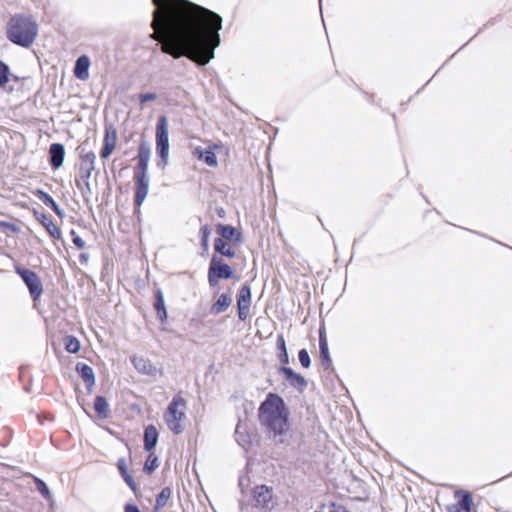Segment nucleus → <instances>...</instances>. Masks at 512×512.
Masks as SVG:
<instances>
[{
  "mask_svg": "<svg viewBox=\"0 0 512 512\" xmlns=\"http://www.w3.org/2000/svg\"><path fill=\"white\" fill-rule=\"evenodd\" d=\"M153 39L174 59L186 57L198 66L207 65L221 44L223 18L190 0H151Z\"/></svg>",
  "mask_w": 512,
  "mask_h": 512,
  "instance_id": "f257e3e1",
  "label": "nucleus"
},
{
  "mask_svg": "<svg viewBox=\"0 0 512 512\" xmlns=\"http://www.w3.org/2000/svg\"><path fill=\"white\" fill-rule=\"evenodd\" d=\"M171 494L172 490L170 487L162 488L156 497L155 509L159 510L164 508L167 505V502L170 499Z\"/></svg>",
  "mask_w": 512,
  "mask_h": 512,
  "instance_id": "2f4dec72",
  "label": "nucleus"
},
{
  "mask_svg": "<svg viewBox=\"0 0 512 512\" xmlns=\"http://www.w3.org/2000/svg\"><path fill=\"white\" fill-rule=\"evenodd\" d=\"M15 272L20 276L28 288L32 300H39L43 293V285L38 274L35 271L20 265H15Z\"/></svg>",
  "mask_w": 512,
  "mask_h": 512,
  "instance_id": "6e6552de",
  "label": "nucleus"
},
{
  "mask_svg": "<svg viewBox=\"0 0 512 512\" xmlns=\"http://www.w3.org/2000/svg\"><path fill=\"white\" fill-rule=\"evenodd\" d=\"M252 494L256 507L262 509H270L273 507V490L271 487L265 484L257 485L253 488Z\"/></svg>",
  "mask_w": 512,
  "mask_h": 512,
  "instance_id": "1a4fd4ad",
  "label": "nucleus"
},
{
  "mask_svg": "<svg viewBox=\"0 0 512 512\" xmlns=\"http://www.w3.org/2000/svg\"><path fill=\"white\" fill-rule=\"evenodd\" d=\"M258 419L269 439L285 444L290 430V410L277 393L269 392L258 408Z\"/></svg>",
  "mask_w": 512,
  "mask_h": 512,
  "instance_id": "f03ea898",
  "label": "nucleus"
},
{
  "mask_svg": "<svg viewBox=\"0 0 512 512\" xmlns=\"http://www.w3.org/2000/svg\"><path fill=\"white\" fill-rule=\"evenodd\" d=\"M216 231L220 235L219 238L229 241L232 244H240L243 241L242 232L230 224L218 223L216 225Z\"/></svg>",
  "mask_w": 512,
  "mask_h": 512,
  "instance_id": "ddd939ff",
  "label": "nucleus"
},
{
  "mask_svg": "<svg viewBox=\"0 0 512 512\" xmlns=\"http://www.w3.org/2000/svg\"><path fill=\"white\" fill-rule=\"evenodd\" d=\"M457 502L448 507L449 512H471L473 506L472 493L467 490H457L454 493Z\"/></svg>",
  "mask_w": 512,
  "mask_h": 512,
  "instance_id": "9d476101",
  "label": "nucleus"
},
{
  "mask_svg": "<svg viewBox=\"0 0 512 512\" xmlns=\"http://www.w3.org/2000/svg\"><path fill=\"white\" fill-rule=\"evenodd\" d=\"M138 98H139L140 103L144 104L146 102L155 100L157 98V94L154 92L141 93V94H139Z\"/></svg>",
  "mask_w": 512,
  "mask_h": 512,
  "instance_id": "a19ab883",
  "label": "nucleus"
},
{
  "mask_svg": "<svg viewBox=\"0 0 512 512\" xmlns=\"http://www.w3.org/2000/svg\"><path fill=\"white\" fill-rule=\"evenodd\" d=\"M159 433L157 428L150 424L144 430V449L147 452H152L158 442Z\"/></svg>",
  "mask_w": 512,
  "mask_h": 512,
  "instance_id": "4be33fe9",
  "label": "nucleus"
},
{
  "mask_svg": "<svg viewBox=\"0 0 512 512\" xmlns=\"http://www.w3.org/2000/svg\"><path fill=\"white\" fill-rule=\"evenodd\" d=\"M90 58L87 55H81L77 58L74 66V76L79 80L89 78Z\"/></svg>",
  "mask_w": 512,
  "mask_h": 512,
  "instance_id": "412c9836",
  "label": "nucleus"
},
{
  "mask_svg": "<svg viewBox=\"0 0 512 512\" xmlns=\"http://www.w3.org/2000/svg\"><path fill=\"white\" fill-rule=\"evenodd\" d=\"M237 305L251 306L252 294L251 286L248 282L244 283L237 294Z\"/></svg>",
  "mask_w": 512,
  "mask_h": 512,
  "instance_id": "cd10ccee",
  "label": "nucleus"
},
{
  "mask_svg": "<svg viewBox=\"0 0 512 512\" xmlns=\"http://www.w3.org/2000/svg\"><path fill=\"white\" fill-rule=\"evenodd\" d=\"M185 408V399L181 396H174L164 413L165 423L167 424L168 428L176 435H179L184 431L182 420L185 418Z\"/></svg>",
  "mask_w": 512,
  "mask_h": 512,
  "instance_id": "423d86ee",
  "label": "nucleus"
},
{
  "mask_svg": "<svg viewBox=\"0 0 512 512\" xmlns=\"http://www.w3.org/2000/svg\"><path fill=\"white\" fill-rule=\"evenodd\" d=\"M232 304V296L228 293H222L210 307V314L219 315L224 313Z\"/></svg>",
  "mask_w": 512,
  "mask_h": 512,
  "instance_id": "5701e85b",
  "label": "nucleus"
},
{
  "mask_svg": "<svg viewBox=\"0 0 512 512\" xmlns=\"http://www.w3.org/2000/svg\"><path fill=\"white\" fill-rule=\"evenodd\" d=\"M150 155H151L150 143L144 137H142L140 139V143H139V146L137 149L136 159L150 160Z\"/></svg>",
  "mask_w": 512,
  "mask_h": 512,
  "instance_id": "72a5a7b5",
  "label": "nucleus"
},
{
  "mask_svg": "<svg viewBox=\"0 0 512 512\" xmlns=\"http://www.w3.org/2000/svg\"><path fill=\"white\" fill-rule=\"evenodd\" d=\"M200 234V245H201V255L205 256L209 253V239L211 235V228L208 224L203 225L199 231Z\"/></svg>",
  "mask_w": 512,
  "mask_h": 512,
  "instance_id": "c756f323",
  "label": "nucleus"
},
{
  "mask_svg": "<svg viewBox=\"0 0 512 512\" xmlns=\"http://www.w3.org/2000/svg\"><path fill=\"white\" fill-rule=\"evenodd\" d=\"M131 363L140 374L155 376L158 372V369L152 364V362L143 356L131 357Z\"/></svg>",
  "mask_w": 512,
  "mask_h": 512,
  "instance_id": "a211bd4d",
  "label": "nucleus"
},
{
  "mask_svg": "<svg viewBox=\"0 0 512 512\" xmlns=\"http://www.w3.org/2000/svg\"><path fill=\"white\" fill-rule=\"evenodd\" d=\"M218 148V145L213 144L207 148H203L201 146H197L193 155L200 161H203L206 165L210 167H215L218 164L217 156L215 153V149Z\"/></svg>",
  "mask_w": 512,
  "mask_h": 512,
  "instance_id": "2eb2a0df",
  "label": "nucleus"
},
{
  "mask_svg": "<svg viewBox=\"0 0 512 512\" xmlns=\"http://www.w3.org/2000/svg\"><path fill=\"white\" fill-rule=\"evenodd\" d=\"M72 236V242L78 249H83L85 247V241L76 233L75 230H71L70 232Z\"/></svg>",
  "mask_w": 512,
  "mask_h": 512,
  "instance_id": "ea45409f",
  "label": "nucleus"
},
{
  "mask_svg": "<svg viewBox=\"0 0 512 512\" xmlns=\"http://www.w3.org/2000/svg\"><path fill=\"white\" fill-rule=\"evenodd\" d=\"M249 310L250 306L237 305L238 318L241 321L246 320V318L248 317Z\"/></svg>",
  "mask_w": 512,
  "mask_h": 512,
  "instance_id": "79ce46f5",
  "label": "nucleus"
},
{
  "mask_svg": "<svg viewBox=\"0 0 512 512\" xmlns=\"http://www.w3.org/2000/svg\"><path fill=\"white\" fill-rule=\"evenodd\" d=\"M124 512H140V509L134 503H126L124 505Z\"/></svg>",
  "mask_w": 512,
  "mask_h": 512,
  "instance_id": "09e8293b",
  "label": "nucleus"
},
{
  "mask_svg": "<svg viewBox=\"0 0 512 512\" xmlns=\"http://www.w3.org/2000/svg\"><path fill=\"white\" fill-rule=\"evenodd\" d=\"M153 307L156 311L157 317L161 324L166 323L168 318V313L165 305L164 295L160 288L154 291V303Z\"/></svg>",
  "mask_w": 512,
  "mask_h": 512,
  "instance_id": "aec40b11",
  "label": "nucleus"
},
{
  "mask_svg": "<svg viewBox=\"0 0 512 512\" xmlns=\"http://www.w3.org/2000/svg\"><path fill=\"white\" fill-rule=\"evenodd\" d=\"M85 184V190L82 189V195L84 197L85 202H89V198L85 196L86 193H91V184L89 180H83Z\"/></svg>",
  "mask_w": 512,
  "mask_h": 512,
  "instance_id": "49530a36",
  "label": "nucleus"
},
{
  "mask_svg": "<svg viewBox=\"0 0 512 512\" xmlns=\"http://www.w3.org/2000/svg\"><path fill=\"white\" fill-rule=\"evenodd\" d=\"M34 196L40 200L44 205L49 207L58 217L64 218L65 212L60 206L57 204V202L53 199V197L45 192L42 189H36L33 192Z\"/></svg>",
  "mask_w": 512,
  "mask_h": 512,
  "instance_id": "6ab92c4d",
  "label": "nucleus"
},
{
  "mask_svg": "<svg viewBox=\"0 0 512 512\" xmlns=\"http://www.w3.org/2000/svg\"><path fill=\"white\" fill-rule=\"evenodd\" d=\"M214 251L215 254H220L221 256L227 257V258H234L236 255L235 250L231 247V245L223 240L222 238H215L214 240Z\"/></svg>",
  "mask_w": 512,
  "mask_h": 512,
  "instance_id": "393cba45",
  "label": "nucleus"
},
{
  "mask_svg": "<svg viewBox=\"0 0 512 512\" xmlns=\"http://www.w3.org/2000/svg\"><path fill=\"white\" fill-rule=\"evenodd\" d=\"M117 468H118L119 474L121 475V477L123 478L125 483L129 486V488L133 492H136L137 484H136L134 478L132 477V475L128 471V466H127L125 458L118 459Z\"/></svg>",
  "mask_w": 512,
  "mask_h": 512,
  "instance_id": "b1692460",
  "label": "nucleus"
},
{
  "mask_svg": "<svg viewBox=\"0 0 512 512\" xmlns=\"http://www.w3.org/2000/svg\"><path fill=\"white\" fill-rule=\"evenodd\" d=\"M235 434H236V441L238 442V444L241 445V446H244L245 439L242 436V434L240 433V424H238L236 426Z\"/></svg>",
  "mask_w": 512,
  "mask_h": 512,
  "instance_id": "de8ad7c7",
  "label": "nucleus"
},
{
  "mask_svg": "<svg viewBox=\"0 0 512 512\" xmlns=\"http://www.w3.org/2000/svg\"><path fill=\"white\" fill-rule=\"evenodd\" d=\"M65 159V147L62 143H52L48 150V162L53 170L59 169Z\"/></svg>",
  "mask_w": 512,
  "mask_h": 512,
  "instance_id": "4468645a",
  "label": "nucleus"
},
{
  "mask_svg": "<svg viewBox=\"0 0 512 512\" xmlns=\"http://www.w3.org/2000/svg\"><path fill=\"white\" fill-rule=\"evenodd\" d=\"M113 151H114V148L103 144V146L100 150V157L103 159H107L108 157H110V155L113 153Z\"/></svg>",
  "mask_w": 512,
  "mask_h": 512,
  "instance_id": "c03bdc74",
  "label": "nucleus"
},
{
  "mask_svg": "<svg viewBox=\"0 0 512 512\" xmlns=\"http://www.w3.org/2000/svg\"><path fill=\"white\" fill-rule=\"evenodd\" d=\"M94 410L101 419H107L110 416V406L106 397L97 395L94 398Z\"/></svg>",
  "mask_w": 512,
  "mask_h": 512,
  "instance_id": "a878e982",
  "label": "nucleus"
},
{
  "mask_svg": "<svg viewBox=\"0 0 512 512\" xmlns=\"http://www.w3.org/2000/svg\"><path fill=\"white\" fill-rule=\"evenodd\" d=\"M155 137L156 154L157 157L159 158L157 161V166L163 169L168 164L170 149L168 119L165 115H161L157 119Z\"/></svg>",
  "mask_w": 512,
  "mask_h": 512,
  "instance_id": "39448f33",
  "label": "nucleus"
},
{
  "mask_svg": "<svg viewBox=\"0 0 512 512\" xmlns=\"http://www.w3.org/2000/svg\"><path fill=\"white\" fill-rule=\"evenodd\" d=\"M65 350L69 353L76 354L81 349V343L79 339L73 335H68L64 338Z\"/></svg>",
  "mask_w": 512,
  "mask_h": 512,
  "instance_id": "473e14b6",
  "label": "nucleus"
},
{
  "mask_svg": "<svg viewBox=\"0 0 512 512\" xmlns=\"http://www.w3.org/2000/svg\"><path fill=\"white\" fill-rule=\"evenodd\" d=\"M33 482L37 491L41 494V496L46 500H52V493L44 480L37 476H33Z\"/></svg>",
  "mask_w": 512,
  "mask_h": 512,
  "instance_id": "7c9ffc66",
  "label": "nucleus"
},
{
  "mask_svg": "<svg viewBox=\"0 0 512 512\" xmlns=\"http://www.w3.org/2000/svg\"><path fill=\"white\" fill-rule=\"evenodd\" d=\"M298 359L303 368H309L311 365V358L306 348H302L298 352Z\"/></svg>",
  "mask_w": 512,
  "mask_h": 512,
  "instance_id": "58836bf2",
  "label": "nucleus"
},
{
  "mask_svg": "<svg viewBox=\"0 0 512 512\" xmlns=\"http://www.w3.org/2000/svg\"><path fill=\"white\" fill-rule=\"evenodd\" d=\"M76 185H77V187H78V188H80V187H81V183H80V181H79V180H76Z\"/></svg>",
  "mask_w": 512,
  "mask_h": 512,
  "instance_id": "5fc2aeb1",
  "label": "nucleus"
},
{
  "mask_svg": "<svg viewBox=\"0 0 512 512\" xmlns=\"http://www.w3.org/2000/svg\"><path fill=\"white\" fill-rule=\"evenodd\" d=\"M33 215L34 218L45 227L46 231L53 239L60 240L62 238L61 230L53 223L47 214L34 210Z\"/></svg>",
  "mask_w": 512,
  "mask_h": 512,
  "instance_id": "f3484780",
  "label": "nucleus"
},
{
  "mask_svg": "<svg viewBox=\"0 0 512 512\" xmlns=\"http://www.w3.org/2000/svg\"><path fill=\"white\" fill-rule=\"evenodd\" d=\"M319 356L321 359L322 366L325 370L332 368V358L330 356L329 346L319 348Z\"/></svg>",
  "mask_w": 512,
  "mask_h": 512,
  "instance_id": "c9c22d12",
  "label": "nucleus"
},
{
  "mask_svg": "<svg viewBox=\"0 0 512 512\" xmlns=\"http://www.w3.org/2000/svg\"><path fill=\"white\" fill-rule=\"evenodd\" d=\"M0 227L11 232H18L19 230V228L14 223L5 221L0 222Z\"/></svg>",
  "mask_w": 512,
  "mask_h": 512,
  "instance_id": "a18cd8bd",
  "label": "nucleus"
},
{
  "mask_svg": "<svg viewBox=\"0 0 512 512\" xmlns=\"http://www.w3.org/2000/svg\"><path fill=\"white\" fill-rule=\"evenodd\" d=\"M149 161L150 160L146 159H137V164L134 168V206L136 213H140V207L148 195L150 183L148 175Z\"/></svg>",
  "mask_w": 512,
  "mask_h": 512,
  "instance_id": "20e7f679",
  "label": "nucleus"
},
{
  "mask_svg": "<svg viewBox=\"0 0 512 512\" xmlns=\"http://www.w3.org/2000/svg\"><path fill=\"white\" fill-rule=\"evenodd\" d=\"M278 372L284 377L290 386L297 388L300 391H303L307 387L308 382L306 378L295 372L291 367L280 366Z\"/></svg>",
  "mask_w": 512,
  "mask_h": 512,
  "instance_id": "f8f14e48",
  "label": "nucleus"
},
{
  "mask_svg": "<svg viewBox=\"0 0 512 512\" xmlns=\"http://www.w3.org/2000/svg\"><path fill=\"white\" fill-rule=\"evenodd\" d=\"M234 276L233 268L217 255H213L208 267V283L211 287L218 285L221 279H231Z\"/></svg>",
  "mask_w": 512,
  "mask_h": 512,
  "instance_id": "0eeeda50",
  "label": "nucleus"
},
{
  "mask_svg": "<svg viewBox=\"0 0 512 512\" xmlns=\"http://www.w3.org/2000/svg\"><path fill=\"white\" fill-rule=\"evenodd\" d=\"M77 150L80 153L81 164H80V174L82 180H89L93 170L95 169V159L96 155L93 151H89L84 153L83 147L78 146Z\"/></svg>",
  "mask_w": 512,
  "mask_h": 512,
  "instance_id": "9b49d317",
  "label": "nucleus"
},
{
  "mask_svg": "<svg viewBox=\"0 0 512 512\" xmlns=\"http://www.w3.org/2000/svg\"><path fill=\"white\" fill-rule=\"evenodd\" d=\"M79 261L82 265H86L89 261V254L87 253H81L79 255Z\"/></svg>",
  "mask_w": 512,
  "mask_h": 512,
  "instance_id": "8fccbe9b",
  "label": "nucleus"
},
{
  "mask_svg": "<svg viewBox=\"0 0 512 512\" xmlns=\"http://www.w3.org/2000/svg\"><path fill=\"white\" fill-rule=\"evenodd\" d=\"M159 466V459L157 456L150 452L149 456L145 460L143 466V472L147 475L152 474Z\"/></svg>",
  "mask_w": 512,
  "mask_h": 512,
  "instance_id": "f704fd0d",
  "label": "nucleus"
},
{
  "mask_svg": "<svg viewBox=\"0 0 512 512\" xmlns=\"http://www.w3.org/2000/svg\"><path fill=\"white\" fill-rule=\"evenodd\" d=\"M327 346H328V341H327V337H326V333H325V328L321 327L319 329V348L327 347Z\"/></svg>",
  "mask_w": 512,
  "mask_h": 512,
  "instance_id": "37998d69",
  "label": "nucleus"
},
{
  "mask_svg": "<svg viewBox=\"0 0 512 512\" xmlns=\"http://www.w3.org/2000/svg\"><path fill=\"white\" fill-rule=\"evenodd\" d=\"M239 486H240L241 490L243 491V488H244V480H243V478L239 479Z\"/></svg>",
  "mask_w": 512,
  "mask_h": 512,
  "instance_id": "603ef678",
  "label": "nucleus"
},
{
  "mask_svg": "<svg viewBox=\"0 0 512 512\" xmlns=\"http://www.w3.org/2000/svg\"><path fill=\"white\" fill-rule=\"evenodd\" d=\"M277 358L281 363V366H287L289 364V354L286 347L284 336L279 334L276 339Z\"/></svg>",
  "mask_w": 512,
  "mask_h": 512,
  "instance_id": "bb28decb",
  "label": "nucleus"
},
{
  "mask_svg": "<svg viewBox=\"0 0 512 512\" xmlns=\"http://www.w3.org/2000/svg\"><path fill=\"white\" fill-rule=\"evenodd\" d=\"M117 143V130L111 123H105L103 144L115 149Z\"/></svg>",
  "mask_w": 512,
  "mask_h": 512,
  "instance_id": "c85d7f7f",
  "label": "nucleus"
},
{
  "mask_svg": "<svg viewBox=\"0 0 512 512\" xmlns=\"http://www.w3.org/2000/svg\"><path fill=\"white\" fill-rule=\"evenodd\" d=\"M315 512H350L345 506L336 503L325 504Z\"/></svg>",
  "mask_w": 512,
  "mask_h": 512,
  "instance_id": "4c0bfd02",
  "label": "nucleus"
},
{
  "mask_svg": "<svg viewBox=\"0 0 512 512\" xmlns=\"http://www.w3.org/2000/svg\"><path fill=\"white\" fill-rule=\"evenodd\" d=\"M10 67L7 63L0 60V88L9 82Z\"/></svg>",
  "mask_w": 512,
  "mask_h": 512,
  "instance_id": "e433bc0d",
  "label": "nucleus"
},
{
  "mask_svg": "<svg viewBox=\"0 0 512 512\" xmlns=\"http://www.w3.org/2000/svg\"><path fill=\"white\" fill-rule=\"evenodd\" d=\"M217 215L221 218L225 216V210L221 207L217 209Z\"/></svg>",
  "mask_w": 512,
  "mask_h": 512,
  "instance_id": "3c124183",
  "label": "nucleus"
},
{
  "mask_svg": "<svg viewBox=\"0 0 512 512\" xmlns=\"http://www.w3.org/2000/svg\"><path fill=\"white\" fill-rule=\"evenodd\" d=\"M75 371L83 380L87 391L91 393L96 383V377L93 368L86 363L78 362L75 366Z\"/></svg>",
  "mask_w": 512,
  "mask_h": 512,
  "instance_id": "dca6fc26",
  "label": "nucleus"
},
{
  "mask_svg": "<svg viewBox=\"0 0 512 512\" xmlns=\"http://www.w3.org/2000/svg\"><path fill=\"white\" fill-rule=\"evenodd\" d=\"M509 476H512V472H511V473H509V474H508V475H506V476L501 477V478H500V480H503V479H505L506 477H509Z\"/></svg>",
  "mask_w": 512,
  "mask_h": 512,
  "instance_id": "864d4df0",
  "label": "nucleus"
},
{
  "mask_svg": "<svg viewBox=\"0 0 512 512\" xmlns=\"http://www.w3.org/2000/svg\"><path fill=\"white\" fill-rule=\"evenodd\" d=\"M37 34L38 25L31 16L15 14L7 23V38L17 46L29 48L34 43Z\"/></svg>",
  "mask_w": 512,
  "mask_h": 512,
  "instance_id": "7ed1b4c3",
  "label": "nucleus"
}]
</instances>
